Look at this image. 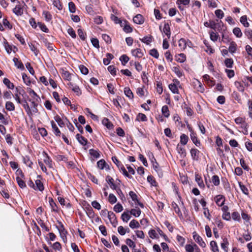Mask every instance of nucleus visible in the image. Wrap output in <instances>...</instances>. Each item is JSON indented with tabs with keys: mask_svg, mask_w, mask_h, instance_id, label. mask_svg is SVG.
I'll list each match as a JSON object with an SVG mask.
<instances>
[{
	"mask_svg": "<svg viewBox=\"0 0 252 252\" xmlns=\"http://www.w3.org/2000/svg\"><path fill=\"white\" fill-rule=\"evenodd\" d=\"M61 74L63 78L67 81H70L72 78V74L65 69H62Z\"/></svg>",
	"mask_w": 252,
	"mask_h": 252,
	"instance_id": "nucleus-9",
	"label": "nucleus"
},
{
	"mask_svg": "<svg viewBox=\"0 0 252 252\" xmlns=\"http://www.w3.org/2000/svg\"><path fill=\"white\" fill-rule=\"evenodd\" d=\"M116 197L112 193H110L109 195L108 201L111 204H114L117 202Z\"/></svg>",
	"mask_w": 252,
	"mask_h": 252,
	"instance_id": "nucleus-62",
	"label": "nucleus"
},
{
	"mask_svg": "<svg viewBox=\"0 0 252 252\" xmlns=\"http://www.w3.org/2000/svg\"><path fill=\"white\" fill-rule=\"evenodd\" d=\"M150 55L156 59H158L159 57L158 52L156 49L151 50L150 51Z\"/></svg>",
	"mask_w": 252,
	"mask_h": 252,
	"instance_id": "nucleus-64",
	"label": "nucleus"
},
{
	"mask_svg": "<svg viewBox=\"0 0 252 252\" xmlns=\"http://www.w3.org/2000/svg\"><path fill=\"white\" fill-rule=\"evenodd\" d=\"M140 40L143 43L149 45L152 41V36H145L143 38H140Z\"/></svg>",
	"mask_w": 252,
	"mask_h": 252,
	"instance_id": "nucleus-44",
	"label": "nucleus"
},
{
	"mask_svg": "<svg viewBox=\"0 0 252 252\" xmlns=\"http://www.w3.org/2000/svg\"><path fill=\"white\" fill-rule=\"evenodd\" d=\"M102 123L103 125L106 126L109 129H112L114 127L112 123L110 122L107 118H104L102 121Z\"/></svg>",
	"mask_w": 252,
	"mask_h": 252,
	"instance_id": "nucleus-28",
	"label": "nucleus"
},
{
	"mask_svg": "<svg viewBox=\"0 0 252 252\" xmlns=\"http://www.w3.org/2000/svg\"><path fill=\"white\" fill-rule=\"evenodd\" d=\"M195 181L197 183L199 187L201 188H204V184L203 181L201 177L198 174L195 175Z\"/></svg>",
	"mask_w": 252,
	"mask_h": 252,
	"instance_id": "nucleus-32",
	"label": "nucleus"
},
{
	"mask_svg": "<svg viewBox=\"0 0 252 252\" xmlns=\"http://www.w3.org/2000/svg\"><path fill=\"white\" fill-rule=\"evenodd\" d=\"M224 64L227 67L231 68L233 64V60L231 58L226 59L224 61Z\"/></svg>",
	"mask_w": 252,
	"mask_h": 252,
	"instance_id": "nucleus-51",
	"label": "nucleus"
},
{
	"mask_svg": "<svg viewBox=\"0 0 252 252\" xmlns=\"http://www.w3.org/2000/svg\"><path fill=\"white\" fill-rule=\"evenodd\" d=\"M228 245V242L226 238H224L223 239V242L221 244V247L224 250V252H227L228 248L227 246Z\"/></svg>",
	"mask_w": 252,
	"mask_h": 252,
	"instance_id": "nucleus-50",
	"label": "nucleus"
},
{
	"mask_svg": "<svg viewBox=\"0 0 252 252\" xmlns=\"http://www.w3.org/2000/svg\"><path fill=\"white\" fill-rule=\"evenodd\" d=\"M60 226L58 228V229L60 233L61 237L63 239L64 242L65 243L67 241L66 235L67 232V231L65 230V229H64L63 224L61 222H60Z\"/></svg>",
	"mask_w": 252,
	"mask_h": 252,
	"instance_id": "nucleus-5",
	"label": "nucleus"
},
{
	"mask_svg": "<svg viewBox=\"0 0 252 252\" xmlns=\"http://www.w3.org/2000/svg\"><path fill=\"white\" fill-rule=\"evenodd\" d=\"M190 136L193 143L197 147H199L200 145V142L198 140L196 132H192L190 133Z\"/></svg>",
	"mask_w": 252,
	"mask_h": 252,
	"instance_id": "nucleus-15",
	"label": "nucleus"
},
{
	"mask_svg": "<svg viewBox=\"0 0 252 252\" xmlns=\"http://www.w3.org/2000/svg\"><path fill=\"white\" fill-rule=\"evenodd\" d=\"M108 218L113 227H116L118 224V221L115 214L111 211L108 212Z\"/></svg>",
	"mask_w": 252,
	"mask_h": 252,
	"instance_id": "nucleus-2",
	"label": "nucleus"
},
{
	"mask_svg": "<svg viewBox=\"0 0 252 252\" xmlns=\"http://www.w3.org/2000/svg\"><path fill=\"white\" fill-rule=\"evenodd\" d=\"M234 85L239 92H244L245 87L243 83L239 81H235Z\"/></svg>",
	"mask_w": 252,
	"mask_h": 252,
	"instance_id": "nucleus-26",
	"label": "nucleus"
},
{
	"mask_svg": "<svg viewBox=\"0 0 252 252\" xmlns=\"http://www.w3.org/2000/svg\"><path fill=\"white\" fill-rule=\"evenodd\" d=\"M229 51L231 53H234L237 50V44L234 41H231L229 44Z\"/></svg>",
	"mask_w": 252,
	"mask_h": 252,
	"instance_id": "nucleus-25",
	"label": "nucleus"
},
{
	"mask_svg": "<svg viewBox=\"0 0 252 252\" xmlns=\"http://www.w3.org/2000/svg\"><path fill=\"white\" fill-rule=\"evenodd\" d=\"M233 33L238 38H240L242 36V32L239 28H235L233 30Z\"/></svg>",
	"mask_w": 252,
	"mask_h": 252,
	"instance_id": "nucleus-45",
	"label": "nucleus"
},
{
	"mask_svg": "<svg viewBox=\"0 0 252 252\" xmlns=\"http://www.w3.org/2000/svg\"><path fill=\"white\" fill-rule=\"evenodd\" d=\"M141 211L140 209L137 208L136 207L134 209H132L130 211V214L135 217H138L141 214Z\"/></svg>",
	"mask_w": 252,
	"mask_h": 252,
	"instance_id": "nucleus-31",
	"label": "nucleus"
},
{
	"mask_svg": "<svg viewBox=\"0 0 252 252\" xmlns=\"http://www.w3.org/2000/svg\"><path fill=\"white\" fill-rule=\"evenodd\" d=\"M76 138L78 142L82 145H86L87 143V140L84 137L80 135L79 134L76 135Z\"/></svg>",
	"mask_w": 252,
	"mask_h": 252,
	"instance_id": "nucleus-22",
	"label": "nucleus"
},
{
	"mask_svg": "<svg viewBox=\"0 0 252 252\" xmlns=\"http://www.w3.org/2000/svg\"><path fill=\"white\" fill-rule=\"evenodd\" d=\"M189 141L188 136L185 134H182L180 136V143L182 145H185L187 144Z\"/></svg>",
	"mask_w": 252,
	"mask_h": 252,
	"instance_id": "nucleus-34",
	"label": "nucleus"
},
{
	"mask_svg": "<svg viewBox=\"0 0 252 252\" xmlns=\"http://www.w3.org/2000/svg\"><path fill=\"white\" fill-rule=\"evenodd\" d=\"M13 12L17 16H21L23 14V8L21 5H16L13 9Z\"/></svg>",
	"mask_w": 252,
	"mask_h": 252,
	"instance_id": "nucleus-11",
	"label": "nucleus"
},
{
	"mask_svg": "<svg viewBox=\"0 0 252 252\" xmlns=\"http://www.w3.org/2000/svg\"><path fill=\"white\" fill-rule=\"evenodd\" d=\"M89 154L94 158H98L100 157V154L98 151L94 149H90L89 150Z\"/></svg>",
	"mask_w": 252,
	"mask_h": 252,
	"instance_id": "nucleus-53",
	"label": "nucleus"
},
{
	"mask_svg": "<svg viewBox=\"0 0 252 252\" xmlns=\"http://www.w3.org/2000/svg\"><path fill=\"white\" fill-rule=\"evenodd\" d=\"M179 46L181 50H184L186 47L187 45V42L186 40L184 38H181L179 40Z\"/></svg>",
	"mask_w": 252,
	"mask_h": 252,
	"instance_id": "nucleus-27",
	"label": "nucleus"
},
{
	"mask_svg": "<svg viewBox=\"0 0 252 252\" xmlns=\"http://www.w3.org/2000/svg\"><path fill=\"white\" fill-rule=\"evenodd\" d=\"M193 238L194 241L198 244L202 248L206 247V243L202 239V237L198 235L195 232L193 233Z\"/></svg>",
	"mask_w": 252,
	"mask_h": 252,
	"instance_id": "nucleus-3",
	"label": "nucleus"
},
{
	"mask_svg": "<svg viewBox=\"0 0 252 252\" xmlns=\"http://www.w3.org/2000/svg\"><path fill=\"white\" fill-rule=\"evenodd\" d=\"M215 201L219 206H223L225 197L222 195H218L215 197Z\"/></svg>",
	"mask_w": 252,
	"mask_h": 252,
	"instance_id": "nucleus-8",
	"label": "nucleus"
},
{
	"mask_svg": "<svg viewBox=\"0 0 252 252\" xmlns=\"http://www.w3.org/2000/svg\"><path fill=\"white\" fill-rule=\"evenodd\" d=\"M133 21L134 23L137 24H142L144 22L143 16L141 14H137L133 18Z\"/></svg>",
	"mask_w": 252,
	"mask_h": 252,
	"instance_id": "nucleus-16",
	"label": "nucleus"
},
{
	"mask_svg": "<svg viewBox=\"0 0 252 252\" xmlns=\"http://www.w3.org/2000/svg\"><path fill=\"white\" fill-rule=\"evenodd\" d=\"M49 203H50V205L52 208V211L57 212H58V207L52 198H49Z\"/></svg>",
	"mask_w": 252,
	"mask_h": 252,
	"instance_id": "nucleus-43",
	"label": "nucleus"
},
{
	"mask_svg": "<svg viewBox=\"0 0 252 252\" xmlns=\"http://www.w3.org/2000/svg\"><path fill=\"white\" fill-rule=\"evenodd\" d=\"M240 22L245 27H249V23L247 21V16L244 15L241 17L240 18Z\"/></svg>",
	"mask_w": 252,
	"mask_h": 252,
	"instance_id": "nucleus-49",
	"label": "nucleus"
},
{
	"mask_svg": "<svg viewBox=\"0 0 252 252\" xmlns=\"http://www.w3.org/2000/svg\"><path fill=\"white\" fill-rule=\"evenodd\" d=\"M163 32L167 35L168 38L170 37L171 32L170 26L168 23H165L163 29Z\"/></svg>",
	"mask_w": 252,
	"mask_h": 252,
	"instance_id": "nucleus-17",
	"label": "nucleus"
},
{
	"mask_svg": "<svg viewBox=\"0 0 252 252\" xmlns=\"http://www.w3.org/2000/svg\"><path fill=\"white\" fill-rule=\"evenodd\" d=\"M210 37L212 41L214 42H216L218 39L219 37V35L218 32H215L214 31H211L209 32Z\"/></svg>",
	"mask_w": 252,
	"mask_h": 252,
	"instance_id": "nucleus-29",
	"label": "nucleus"
},
{
	"mask_svg": "<svg viewBox=\"0 0 252 252\" xmlns=\"http://www.w3.org/2000/svg\"><path fill=\"white\" fill-rule=\"evenodd\" d=\"M35 190H38L39 191H43L44 190V186L40 180H36L35 181Z\"/></svg>",
	"mask_w": 252,
	"mask_h": 252,
	"instance_id": "nucleus-19",
	"label": "nucleus"
},
{
	"mask_svg": "<svg viewBox=\"0 0 252 252\" xmlns=\"http://www.w3.org/2000/svg\"><path fill=\"white\" fill-rule=\"evenodd\" d=\"M106 181L109 184L110 188L113 189H117V186L114 183V179L110 176L108 175L106 177Z\"/></svg>",
	"mask_w": 252,
	"mask_h": 252,
	"instance_id": "nucleus-12",
	"label": "nucleus"
},
{
	"mask_svg": "<svg viewBox=\"0 0 252 252\" xmlns=\"http://www.w3.org/2000/svg\"><path fill=\"white\" fill-rule=\"evenodd\" d=\"M3 83L9 89L13 90L14 88L13 83H11L10 81L6 78H4L3 79Z\"/></svg>",
	"mask_w": 252,
	"mask_h": 252,
	"instance_id": "nucleus-23",
	"label": "nucleus"
},
{
	"mask_svg": "<svg viewBox=\"0 0 252 252\" xmlns=\"http://www.w3.org/2000/svg\"><path fill=\"white\" fill-rule=\"evenodd\" d=\"M123 210V207L122 205L118 203L114 207V211L116 213H120Z\"/></svg>",
	"mask_w": 252,
	"mask_h": 252,
	"instance_id": "nucleus-56",
	"label": "nucleus"
},
{
	"mask_svg": "<svg viewBox=\"0 0 252 252\" xmlns=\"http://www.w3.org/2000/svg\"><path fill=\"white\" fill-rule=\"evenodd\" d=\"M43 156L44 157L43 161L45 164L50 168H53L52 160L48 156V155L45 152H44L43 153Z\"/></svg>",
	"mask_w": 252,
	"mask_h": 252,
	"instance_id": "nucleus-7",
	"label": "nucleus"
},
{
	"mask_svg": "<svg viewBox=\"0 0 252 252\" xmlns=\"http://www.w3.org/2000/svg\"><path fill=\"white\" fill-rule=\"evenodd\" d=\"M51 124L52 125V127L54 133L56 135L60 136L61 134V132L60 129L58 128V126H57L55 123L53 121H52L51 122Z\"/></svg>",
	"mask_w": 252,
	"mask_h": 252,
	"instance_id": "nucleus-18",
	"label": "nucleus"
},
{
	"mask_svg": "<svg viewBox=\"0 0 252 252\" xmlns=\"http://www.w3.org/2000/svg\"><path fill=\"white\" fill-rule=\"evenodd\" d=\"M5 108L8 111H13L15 110V106L12 102L7 101L5 104Z\"/></svg>",
	"mask_w": 252,
	"mask_h": 252,
	"instance_id": "nucleus-35",
	"label": "nucleus"
},
{
	"mask_svg": "<svg viewBox=\"0 0 252 252\" xmlns=\"http://www.w3.org/2000/svg\"><path fill=\"white\" fill-rule=\"evenodd\" d=\"M29 93L30 95L33 98L34 100H38V99L39 98L38 95H37L36 93L33 90L30 89Z\"/></svg>",
	"mask_w": 252,
	"mask_h": 252,
	"instance_id": "nucleus-61",
	"label": "nucleus"
},
{
	"mask_svg": "<svg viewBox=\"0 0 252 252\" xmlns=\"http://www.w3.org/2000/svg\"><path fill=\"white\" fill-rule=\"evenodd\" d=\"M12 95V93L10 91H5L3 93V96L4 99H11Z\"/></svg>",
	"mask_w": 252,
	"mask_h": 252,
	"instance_id": "nucleus-60",
	"label": "nucleus"
},
{
	"mask_svg": "<svg viewBox=\"0 0 252 252\" xmlns=\"http://www.w3.org/2000/svg\"><path fill=\"white\" fill-rule=\"evenodd\" d=\"M130 214V212H129L128 211L126 212H124L122 214V216H121L122 220L124 221L127 222L130 220V219L131 218Z\"/></svg>",
	"mask_w": 252,
	"mask_h": 252,
	"instance_id": "nucleus-21",
	"label": "nucleus"
},
{
	"mask_svg": "<svg viewBox=\"0 0 252 252\" xmlns=\"http://www.w3.org/2000/svg\"><path fill=\"white\" fill-rule=\"evenodd\" d=\"M162 114L166 118H168L170 115L168 107L167 105H164L161 109Z\"/></svg>",
	"mask_w": 252,
	"mask_h": 252,
	"instance_id": "nucleus-38",
	"label": "nucleus"
},
{
	"mask_svg": "<svg viewBox=\"0 0 252 252\" xmlns=\"http://www.w3.org/2000/svg\"><path fill=\"white\" fill-rule=\"evenodd\" d=\"M13 61L15 65L19 69H23L24 68V65L21 61H19L18 58H14Z\"/></svg>",
	"mask_w": 252,
	"mask_h": 252,
	"instance_id": "nucleus-24",
	"label": "nucleus"
},
{
	"mask_svg": "<svg viewBox=\"0 0 252 252\" xmlns=\"http://www.w3.org/2000/svg\"><path fill=\"white\" fill-rule=\"evenodd\" d=\"M43 15L44 16L45 20L47 22H49L52 18L51 14L48 11H44L43 12Z\"/></svg>",
	"mask_w": 252,
	"mask_h": 252,
	"instance_id": "nucleus-55",
	"label": "nucleus"
},
{
	"mask_svg": "<svg viewBox=\"0 0 252 252\" xmlns=\"http://www.w3.org/2000/svg\"><path fill=\"white\" fill-rule=\"evenodd\" d=\"M210 246L211 250L213 252H219V250L217 246V243L214 241H212L210 242Z\"/></svg>",
	"mask_w": 252,
	"mask_h": 252,
	"instance_id": "nucleus-42",
	"label": "nucleus"
},
{
	"mask_svg": "<svg viewBox=\"0 0 252 252\" xmlns=\"http://www.w3.org/2000/svg\"><path fill=\"white\" fill-rule=\"evenodd\" d=\"M169 88L174 94H179V90L177 86L175 84H171L169 85Z\"/></svg>",
	"mask_w": 252,
	"mask_h": 252,
	"instance_id": "nucleus-48",
	"label": "nucleus"
},
{
	"mask_svg": "<svg viewBox=\"0 0 252 252\" xmlns=\"http://www.w3.org/2000/svg\"><path fill=\"white\" fill-rule=\"evenodd\" d=\"M232 219L235 221H237L238 222L241 220V217L240 214L237 212H234L231 214Z\"/></svg>",
	"mask_w": 252,
	"mask_h": 252,
	"instance_id": "nucleus-46",
	"label": "nucleus"
},
{
	"mask_svg": "<svg viewBox=\"0 0 252 252\" xmlns=\"http://www.w3.org/2000/svg\"><path fill=\"white\" fill-rule=\"evenodd\" d=\"M204 43L207 48V49H205V51L206 52L209 53L210 54L213 53L214 52V50L212 49L211 46L210 45L208 42L207 40H205L204 41Z\"/></svg>",
	"mask_w": 252,
	"mask_h": 252,
	"instance_id": "nucleus-52",
	"label": "nucleus"
},
{
	"mask_svg": "<svg viewBox=\"0 0 252 252\" xmlns=\"http://www.w3.org/2000/svg\"><path fill=\"white\" fill-rule=\"evenodd\" d=\"M172 70L178 77H181L183 75V73L180 70L179 66H173Z\"/></svg>",
	"mask_w": 252,
	"mask_h": 252,
	"instance_id": "nucleus-39",
	"label": "nucleus"
},
{
	"mask_svg": "<svg viewBox=\"0 0 252 252\" xmlns=\"http://www.w3.org/2000/svg\"><path fill=\"white\" fill-rule=\"evenodd\" d=\"M185 249L187 252H200V249L195 244L187 245Z\"/></svg>",
	"mask_w": 252,
	"mask_h": 252,
	"instance_id": "nucleus-6",
	"label": "nucleus"
},
{
	"mask_svg": "<svg viewBox=\"0 0 252 252\" xmlns=\"http://www.w3.org/2000/svg\"><path fill=\"white\" fill-rule=\"evenodd\" d=\"M212 182L215 186L219 185L220 183L219 177L217 175L213 176Z\"/></svg>",
	"mask_w": 252,
	"mask_h": 252,
	"instance_id": "nucleus-58",
	"label": "nucleus"
},
{
	"mask_svg": "<svg viewBox=\"0 0 252 252\" xmlns=\"http://www.w3.org/2000/svg\"><path fill=\"white\" fill-rule=\"evenodd\" d=\"M192 158L194 160H198L199 158V151L197 149L192 148L190 151Z\"/></svg>",
	"mask_w": 252,
	"mask_h": 252,
	"instance_id": "nucleus-10",
	"label": "nucleus"
},
{
	"mask_svg": "<svg viewBox=\"0 0 252 252\" xmlns=\"http://www.w3.org/2000/svg\"><path fill=\"white\" fill-rule=\"evenodd\" d=\"M112 159L114 163H115L116 165L117 166V167L121 170L122 171L123 173L125 176L129 178H131V177L129 175L128 173H127V171L126 170L124 166L122 164L121 162L118 160V159L116 157H112Z\"/></svg>",
	"mask_w": 252,
	"mask_h": 252,
	"instance_id": "nucleus-1",
	"label": "nucleus"
},
{
	"mask_svg": "<svg viewBox=\"0 0 252 252\" xmlns=\"http://www.w3.org/2000/svg\"><path fill=\"white\" fill-rule=\"evenodd\" d=\"M226 30V27H224L223 23L221 21L217 23L216 28V31L221 33L222 32H225Z\"/></svg>",
	"mask_w": 252,
	"mask_h": 252,
	"instance_id": "nucleus-13",
	"label": "nucleus"
},
{
	"mask_svg": "<svg viewBox=\"0 0 252 252\" xmlns=\"http://www.w3.org/2000/svg\"><path fill=\"white\" fill-rule=\"evenodd\" d=\"M176 60L179 63H184L186 60V55L183 53H181L176 56Z\"/></svg>",
	"mask_w": 252,
	"mask_h": 252,
	"instance_id": "nucleus-33",
	"label": "nucleus"
},
{
	"mask_svg": "<svg viewBox=\"0 0 252 252\" xmlns=\"http://www.w3.org/2000/svg\"><path fill=\"white\" fill-rule=\"evenodd\" d=\"M131 54L134 57L138 58H141L143 55V53L142 52V50L139 48L132 50Z\"/></svg>",
	"mask_w": 252,
	"mask_h": 252,
	"instance_id": "nucleus-14",
	"label": "nucleus"
},
{
	"mask_svg": "<svg viewBox=\"0 0 252 252\" xmlns=\"http://www.w3.org/2000/svg\"><path fill=\"white\" fill-rule=\"evenodd\" d=\"M23 178H21L20 176H17L16 178L17 183L21 188H24L26 186V183L23 180Z\"/></svg>",
	"mask_w": 252,
	"mask_h": 252,
	"instance_id": "nucleus-30",
	"label": "nucleus"
},
{
	"mask_svg": "<svg viewBox=\"0 0 252 252\" xmlns=\"http://www.w3.org/2000/svg\"><path fill=\"white\" fill-rule=\"evenodd\" d=\"M120 60L121 61L123 65H125L126 63L128 62L129 58L126 55H123L120 58Z\"/></svg>",
	"mask_w": 252,
	"mask_h": 252,
	"instance_id": "nucleus-57",
	"label": "nucleus"
},
{
	"mask_svg": "<svg viewBox=\"0 0 252 252\" xmlns=\"http://www.w3.org/2000/svg\"><path fill=\"white\" fill-rule=\"evenodd\" d=\"M222 39L221 41L225 43H227L231 42V38L228 35L225 34V32L221 33Z\"/></svg>",
	"mask_w": 252,
	"mask_h": 252,
	"instance_id": "nucleus-37",
	"label": "nucleus"
},
{
	"mask_svg": "<svg viewBox=\"0 0 252 252\" xmlns=\"http://www.w3.org/2000/svg\"><path fill=\"white\" fill-rule=\"evenodd\" d=\"M124 93L128 97L129 99H132L133 98V94L131 90L126 87L124 89Z\"/></svg>",
	"mask_w": 252,
	"mask_h": 252,
	"instance_id": "nucleus-36",
	"label": "nucleus"
},
{
	"mask_svg": "<svg viewBox=\"0 0 252 252\" xmlns=\"http://www.w3.org/2000/svg\"><path fill=\"white\" fill-rule=\"evenodd\" d=\"M136 121L146 122L147 121V118L145 114L140 113L138 114Z\"/></svg>",
	"mask_w": 252,
	"mask_h": 252,
	"instance_id": "nucleus-40",
	"label": "nucleus"
},
{
	"mask_svg": "<svg viewBox=\"0 0 252 252\" xmlns=\"http://www.w3.org/2000/svg\"><path fill=\"white\" fill-rule=\"evenodd\" d=\"M129 227L132 229L139 228L140 224L138 221L135 220H132L129 223Z\"/></svg>",
	"mask_w": 252,
	"mask_h": 252,
	"instance_id": "nucleus-41",
	"label": "nucleus"
},
{
	"mask_svg": "<svg viewBox=\"0 0 252 252\" xmlns=\"http://www.w3.org/2000/svg\"><path fill=\"white\" fill-rule=\"evenodd\" d=\"M216 16L219 19H221L224 17V13L220 9H217L215 11Z\"/></svg>",
	"mask_w": 252,
	"mask_h": 252,
	"instance_id": "nucleus-63",
	"label": "nucleus"
},
{
	"mask_svg": "<svg viewBox=\"0 0 252 252\" xmlns=\"http://www.w3.org/2000/svg\"><path fill=\"white\" fill-rule=\"evenodd\" d=\"M221 210L223 212L222 218L223 219L226 220H230L231 219V215L228 212V207L227 206H223L221 208Z\"/></svg>",
	"mask_w": 252,
	"mask_h": 252,
	"instance_id": "nucleus-4",
	"label": "nucleus"
},
{
	"mask_svg": "<svg viewBox=\"0 0 252 252\" xmlns=\"http://www.w3.org/2000/svg\"><path fill=\"white\" fill-rule=\"evenodd\" d=\"M244 33L248 38L252 41V30L250 29H247L245 30Z\"/></svg>",
	"mask_w": 252,
	"mask_h": 252,
	"instance_id": "nucleus-59",
	"label": "nucleus"
},
{
	"mask_svg": "<svg viewBox=\"0 0 252 252\" xmlns=\"http://www.w3.org/2000/svg\"><path fill=\"white\" fill-rule=\"evenodd\" d=\"M176 149L178 153L180 155L181 157L184 158L186 156V151L184 147L178 144Z\"/></svg>",
	"mask_w": 252,
	"mask_h": 252,
	"instance_id": "nucleus-20",
	"label": "nucleus"
},
{
	"mask_svg": "<svg viewBox=\"0 0 252 252\" xmlns=\"http://www.w3.org/2000/svg\"><path fill=\"white\" fill-rule=\"evenodd\" d=\"M148 233H149L150 237L152 239H155V238H158V234L157 233L156 230L154 229L150 230Z\"/></svg>",
	"mask_w": 252,
	"mask_h": 252,
	"instance_id": "nucleus-54",
	"label": "nucleus"
},
{
	"mask_svg": "<svg viewBox=\"0 0 252 252\" xmlns=\"http://www.w3.org/2000/svg\"><path fill=\"white\" fill-rule=\"evenodd\" d=\"M54 119L60 127H63L64 126V123L59 115H56Z\"/></svg>",
	"mask_w": 252,
	"mask_h": 252,
	"instance_id": "nucleus-47",
	"label": "nucleus"
}]
</instances>
